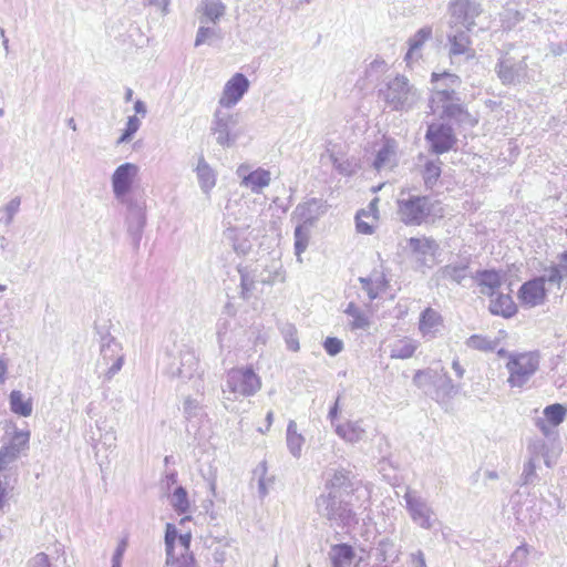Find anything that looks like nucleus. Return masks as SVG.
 Masks as SVG:
<instances>
[{"label": "nucleus", "mask_w": 567, "mask_h": 567, "mask_svg": "<svg viewBox=\"0 0 567 567\" xmlns=\"http://www.w3.org/2000/svg\"><path fill=\"white\" fill-rule=\"evenodd\" d=\"M498 79L504 85L519 84L527 78L525 56L516 59L508 53L503 54L495 66Z\"/></svg>", "instance_id": "13"}, {"label": "nucleus", "mask_w": 567, "mask_h": 567, "mask_svg": "<svg viewBox=\"0 0 567 567\" xmlns=\"http://www.w3.org/2000/svg\"><path fill=\"white\" fill-rule=\"evenodd\" d=\"M240 116L229 109L218 106L210 122V133L215 136L216 144L224 148L235 146L237 141L245 135L246 128L239 126Z\"/></svg>", "instance_id": "6"}, {"label": "nucleus", "mask_w": 567, "mask_h": 567, "mask_svg": "<svg viewBox=\"0 0 567 567\" xmlns=\"http://www.w3.org/2000/svg\"><path fill=\"white\" fill-rule=\"evenodd\" d=\"M363 218L370 219V214L365 209H362L357 213L355 227H357L358 233L364 234V235L373 234V230H374L373 221L372 220L367 221Z\"/></svg>", "instance_id": "52"}, {"label": "nucleus", "mask_w": 567, "mask_h": 567, "mask_svg": "<svg viewBox=\"0 0 567 567\" xmlns=\"http://www.w3.org/2000/svg\"><path fill=\"white\" fill-rule=\"evenodd\" d=\"M433 30L432 27L425 25L417 30L408 41L409 50L405 54L404 60L410 63L421 58V50L425 42L432 39Z\"/></svg>", "instance_id": "29"}, {"label": "nucleus", "mask_w": 567, "mask_h": 567, "mask_svg": "<svg viewBox=\"0 0 567 567\" xmlns=\"http://www.w3.org/2000/svg\"><path fill=\"white\" fill-rule=\"evenodd\" d=\"M470 264V257L458 256L454 260H451L447 265L441 267L436 272V277L439 280H449L461 285L462 281L467 277Z\"/></svg>", "instance_id": "21"}, {"label": "nucleus", "mask_w": 567, "mask_h": 567, "mask_svg": "<svg viewBox=\"0 0 567 567\" xmlns=\"http://www.w3.org/2000/svg\"><path fill=\"white\" fill-rule=\"evenodd\" d=\"M13 475L14 473L0 472V509L3 508L4 499L13 488V485L11 484V476Z\"/></svg>", "instance_id": "56"}, {"label": "nucleus", "mask_w": 567, "mask_h": 567, "mask_svg": "<svg viewBox=\"0 0 567 567\" xmlns=\"http://www.w3.org/2000/svg\"><path fill=\"white\" fill-rule=\"evenodd\" d=\"M258 472L260 473V477L258 480V494L260 498H264L268 494V487L272 484L274 480L271 477L266 478L267 467L265 462L260 463L257 467L256 473Z\"/></svg>", "instance_id": "55"}, {"label": "nucleus", "mask_w": 567, "mask_h": 567, "mask_svg": "<svg viewBox=\"0 0 567 567\" xmlns=\"http://www.w3.org/2000/svg\"><path fill=\"white\" fill-rule=\"evenodd\" d=\"M434 246V241L423 238H411L409 240V247L417 254L426 255Z\"/></svg>", "instance_id": "58"}, {"label": "nucleus", "mask_w": 567, "mask_h": 567, "mask_svg": "<svg viewBox=\"0 0 567 567\" xmlns=\"http://www.w3.org/2000/svg\"><path fill=\"white\" fill-rule=\"evenodd\" d=\"M198 184L203 193L209 194V192L216 185V173L210 167V165L206 162L204 156H199L197 166L195 168Z\"/></svg>", "instance_id": "31"}, {"label": "nucleus", "mask_w": 567, "mask_h": 567, "mask_svg": "<svg viewBox=\"0 0 567 567\" xmlns=\"http://www.w3.org/2000/svg\"><path fill=\"white\" fill-rule=\"evenodd\" d=\"M349 483V475L346 471H336L331 478L332 491L342 492L341 488L346 487Z\"/></svg>", "instance_id": "63"}, {"label": "nucleus", "mask_w": 567, "mask_h": 567, "mask_svg": "<svg viewBox=\"0 0 567 567\" xmlns=\"http://www.w3.org/2000/svg\"><path fill=\"white\" fill-rule=\"evenodd\" d=\"M236 173L241 177L240 185L249 188L254 194H260L265 187L269 186L271 181L270 172L264 168L247 173V166L240 165Z\"/></svg>", "instance_id": "20"}, {"label": "nucleus", "mask_w": 567, "mask_h": 567, "mask_svg": "<svg viewBox=\"0 0 567 567\" xmlns=\"http://www.w3.org/2000/svg\"><path fill=\"white\" fill-rule=\"evenodd\" d=\"M403 498L412 522L419 527L431 529L439 523L434 509L416 491L406 488Z\"/></svg>", "instance_id": "10"}, {"label": "nucleus", "mask_w": 567, "mask_h": 567, "mask_svg": "<svg viewBox=\"0 0 567 567\" xmlns=\"http://www.w3.org/2000/svg\"><path fill=\"white\" fill-rule=\"evenodd\" d=\"M455 385L453 384L450 375L443 368H441L435 377L430 396L436 402L442 403L450 400L455 395Z\"/></svg>", "instance_id": "25"}, {"label": "nucleus", "mask_w": 567, "mask_h": 567, "mask_svg": "<svg viewBox=\"0 0 567 567\" xmlns=\"http://www.w3.org/2000/svg\"><path fill=\"white\" fill-rule=\"evenodd\" d=\"M398 144L394 140L386 138L377 151L372 166L378 172L391 169L398 163L396 156Z\"/></svg>", "instance_id": "24"}, {"label": "nucleus", "mask_w": 567, "mask_h": 567, "mask_svg": "<svg viewBox=\"0 0 567 567\" xmlns=\"http://www.w3.org/2000/svg\"><path fill=\"white\" fill-rule=\"evenodd\" d=\"M183 413L188 422L198 423L205 416L202 404L197 400L189 396H187L183 403Z\"/></svg>", "instance_id": "42"}, {"label": "nucleus", "mask_w": 567, "mask_h": 567, "mask_svg": "<svg viewBox=\"0 0 567 567\" xmlns=\"http://www.w3.org/2000/svg\"><path fill=\"white\" fill-rule=\"evenodd\" d=\"M140 173V167L134 163H124L115 168L111 177L112 190L115 198L127 195Z\"/></svg>", "instance_id": "15"}, {"label": "nucleus", "mask_w": 567, "mask_h": 567, "mask_svg": "<svg viewBox=\"0 0 567 567\" xmlns=\"http://www.w3.org/2000/svg\"><path fill=\"white\" fill-rule=\"evenodd\" d=\"M249 89V81L243 73H236L224 85L218 106L234 107Z\"/></svg>", "instance_id": "16"}, {"label": "nucleus", "mask_w": 567, "mask_h": 567, "mask_svg": "<svg viewBox=\"0 0 567 567\" xmlns=\"http://www.w3.org/2000/svg\"><path fill=\"white\" fill-rule=\"evenodd\" d=\"M444 328L443 317L435 309L425 308L419 319V331L426 340L435 339Z\"/></svg>", "instance_id": "19"}, {"label": "nucleus", "mask_w": 567, "mask_h": 567, "mask_svg": "<svg viewBox=\"0 0 567 567\" xmlns=\"http://www.w3.org/2000/svg\"><path fill=\"white\" fill-rule=\"evenodd\" d=\"M100 334V357L97 367H104V380L111 381L122 369L125 354L122 344L109 332Z\"/></svg>", "instance_id": "9"}, {"label": "nucleus", "mask_w": 567, "mask_h": 567, "mask_svg": "<svg viewBox=\"0 0 567 567\" xmlns=\"http://www.w3.org/2000/svg\"><path fill=\"white\" fill-rule=\"evenodd\" d=\"M488 309L493 315L504 318H511L517 311V307L509 293H499L496 298L492 297Z\"/></svg>", "instance_id": "32"}, {"label": "nucleus", "mask_w": 567, "mask_h": 567, "mask_svg": "<svg viewBox=\"0 0 567 567\" xmlns=\"http://www.w3.org/2000/svg\"><path fill=\"white\" fill-rule=\"evenodd\" d=\"M197 11L200 13V24H217L219 19L224 17L226 7L220 0H200Z\"/></svg>", "instance_id": "28"}, {"label": "nucleus", "mask_w": 567, "mask_h": 567, "mask_svg": "<svg viewBox=\"0 0 567 567\" xmlns=\"http://www.w3.org/2000/svg\"><path fill=\"white\" fill-rule=\"evenodd\" d=\"M380 94L386 106L396 112H408L421 100V92L404 75L389 79Z\"/></svg>", "instance_id": "5"}, {"label": "nucleus", "mask_w": 567, "mask_h": 567, "mask_svg": "<svg viewBox=\"0 0 567 567\" xmlns=\"http://www.w3.org/2000/svg\"><path fill=\"white\" fill-rule=\"evenodd\" d=\"M441 165L442 162L440 159L427 161L424 164L423 179L427 188H432L440 178L442 172Z\"/></svg>", "instance_id": "45"}, {"label": "nucleus", "mask_w": 567, "mask_h": 567, "mask_svg": "<svg viewBox=\"0 0 567 567\" xmlns=\"http://www.w3.org/2000/svg\"><path fill=\"white\" fill-rule=\"evenodd\" d=\"M527 450L530 457H534V460L543 457L546 466L548 467L551 466V460L556 458L560 452L558 442H549L542 437H534L529 440Z\"/></svg>", "instance_id": "23"}, {"label": "nucleus", "mask_w": 567, "mask_h": 567, "mask_svg": "<svg viewBox=\"0 0 567 567\" xmlns=\"http://www.w3.org/2000/svg\"><path fill=\"white\" fill-rule=\"evenodd\" d=\"M518 297L528 307H535L544 302L546 297L545 278L538 277L522 285Z\"/></svg>", "instance_id": "22"}, {"label": "nucleus", "mask_w": 567, "mask_h": 567, "mask_svg": "<svg viewBox=\"0 0 567 567\" xmlns=\"http://www.w3.org/2000/svg\"><path fill=\"white\" fill-rule=\"evenodd\" d=\"M543 414L544 420H546L551 426H558L567 416V408L560 403H554L547 405L544 409Z\"/></svg>", "instance_id": "41"}, {"label": "nucleus", "mask_w": 567, "mask_h": 567, "mask_svg": "<svg viewBox=\"0 0 567 567\" xmlns=\"http://www.w3.org/2000/svg\"><path fill=\"white\" fill-rule=\"evenodd\" d=\"M169 502L175 512L184 514L189 508V501L186 489L183 486H177L169 497Z\"/></svg>", "instance_id": "46"}, {"label": "nucleus", "mask_w": 567, "mask_h": 567, "mask_svg": "<svg viewBox=\"0 0 567 567\" xmlns=\"http://www.w3.org/2000/svg\"><path fill=\"white\" fill-rule=\"evenodd\" d=\"M344 312L352 318L350 326L352 329H367L370 326V320L364 311H362L353 302L348 303Z\"/></svg>", "instance_id": "43"}, {"label": "nucleus", "mask_w": 567, "mask_h": 567, "mask_svg": "<svg viewBox=\"0 0 567 567\" xmlns=\"http://www.w3.org/2000/svg\"><path fill=\"white\" fill-rule=\"evenodd\" d=\"M359 280L370 300L378 298V296L385 290L388 285L385 275L379 270H373L369 277H360Z\"/></svg>", "instance_id": "30"}, {"label": "nucleus", "mask_w": 567, "mask_h": 567, "mask_svg": "<svg viewBox=\"0 0 567 567\" xmlns=\"http://www.w3.org/2000/svg\"><path fill=\"white\" fill-rule=\"evenodd\" d=\"M223 39V33L217 27H207L206 24H200L196 39L195 47H200L203 44H213L214 41H219Z\"/></svg>", "instance_id": "40"}, {"label": "nucleus", "mask_w": 567, "mask_h": 567, "mask_svg": "<svg viewBox=\"0 0 567 567\" xmlns=\"http://www.w3.org/2000/svg\"><path fill=\"white\" fill-rule=\"evenodd\" d=\"M140 126H141V121L138 120V117L136 115L128 116L125 130L116 143L123 144V143H127L128 141H131L133 135L138 131Z\"/></svg>", "instance_id": "51"}, {"label": "nucleus", "mask_w": 567, "mask_h": 567, "mask_svg": "<svg viewBox=\"0 0 567 567\" xmlns=\"http://www.w3.org/2000/svg\"><path fill=\"white\" fill-rule=\"evenodd\" d=\"M501 17L503 25L506 29H512L514 25H516V23L523 20L522 13L512 8H505Z\"/></svg>", "instance_id": "57"}, {"label": "nucleus", "mask_w": 567, "mask_h": 567, "mask_svg": "<svg viewBox=\"0 0 567 567\" xmlns=\"http://www.w3.org/2000/svg\"><path fill=\"white\" fill-rule=\"evenodd\" d=\"M166 567H196L192 554L177 553L173 559H166Z\"/></svg>", "instance_id": "53"}, {"label": "nucleus", "mask_w": 567, "mask_h": 567, "mask_svg": "<svg viewBox=\"0 0 567 567\" xmlns=\"http://www.w3.org/2000/svg\"><path fill=\"white\" fill-rule=\"evenodd\" d=\"M537 478L536 474V460L534 457H529V460L525 463L523 473H522V481L524 485L533 484L535 480Z\"/></svg>", "instance_id": "60"}, {"label": "nucleus", "mask_w": 567, "mask_h": 567, "mask_svg": "<svg viewBox=\"0 0 567 567\" xmlns=\"http://www.w3.org/2000/svg\"><path fill=\"white\" fill-rule=\"evenodd\" d=\"M21 197L16 196L7 204L0 207V225L4 227L11 226L17 214L20 212Z\"/></svg>", "instance_id": "39"}, {"label": "nucleus", "mask_w": 567, "mask_h": 567, "mask_svg": "<svg viewBox=\"0 0 567 567\" xmlns=\"http://www.w3.org/2000/svg\"><path fill=\"white\" fill-rule=\"evenodd\" d=\"M466 346L475 350L493 351L497 347V341L480 334H473L466 340Z\"/></svg>", "instance_id": "47"}, {"label": "nucleus", "mask_w": 567, "mask_h": 567, "mask_svg": "<svg viewBox=\"0 0 567 567\" xmlns=\"http://www.w3.org/2000/svg\"><path fill=\"white\" fill-rule=\"evenodd\" d=\"M261 389V380L249 367L234 368L227 372L223 385L221 402L230 412H237L236 402L255 395Z\"/></svg>", "instance_id": "2"}, {"label": "nucleus", "mask_w": 567, "mask_h": 567, "mask_svg": "<svg viewBox=\"0 0 567 567\" xmlns=\"http://www.w3.org/2000/svg\"><path fill=\"white\" fill-rule=\"evenodd\" d=\"M319 515L328 519L331 525L348 526L354 520V513L346 501L343 492L330 491L320 495L316 501Z\"/></svg>", "instance_id": "7"}, {"label": "nucleus", "mask_w": 567, "mask_h": 567, "mask_svg": "<svg viewBox=\"0 0 567 567\" xmlns=\"http://www.w3.org/2000/svg\"><path fill=\"white\" fill-rule=\"evenodd\" d=\"M482 8L475 0H451L449 3V28L460 27L472 30Z\"/></svg>", "instance_id": "11"}, {"label": "nucleus", "mask_w": 567, "mask_h": 567, "mask_svg": "<svg viewBox=\"0 0 567 567\" xmlns=\"http://www.w3.org/2000/svg\"><path fill=\"white\" fill-rule=\"evenodd\" d=\"M535 425L539 429V431L543 433L544 439L548 440L549 442H558V433L556 430H554L555 426H551L546 420L539 417L535 421Z\"/></svg>", "instance_id": "59"}, {"label": "nucleus", "mask_w": 567, "mask_h": 567, "mask_svg": "<svg viewBox=\"0 0 567 567\" xmlns=\"http://www.w3.org/2000/svg\"><path fill=\"white\" fill-rule=\"evenodd\" d=\"M127 231L131 235L134 245L137 247L142 239L143 229L146 225V213H127L126 214Z\"/></svg>", "instance_id": "33"}, {"label": "nucleus", "mask_w": 567, "mask_h": 567, "mask_svg": "<svg viewBox=\"0 0 567 567\" xmlns=\"http://www.w3.org/2000/svg\"><path fill=\"white\" fill-rule=\"evenodd\" d=\"M540 358L538 352L509 353L506 362L507 382L511 388H523L538 371Z\"/></svg>", "instance_id": "8"}, {"label": "nucleus", "mask_w": 567, "mask_h": 567, "mask_svg": "<svg viewBox=\"0 0 567 567\" xmlns=\"http://www.w3.org/2000/svg\"><path fill=\"white\" fill-rule=\"evenodd\" d=\"M432 82L434 86L429 101L432 114L460 125L475 126L477 120L468 113L455 92V89L461 84V79L456 74L434 72L432 73Z\"/></svg>", "instance_id": "1"}, {"label": "nucleus", "mask_w": 567, "mask_h": 567, "mask_svg": "<svg viewBox=\"0 0 567 567\" xmlns=\"http://www.w3.org/2000/svg\"><path fill=\"white\" fill-rule=\"evenodd\" d=\"M480 287L482 295L493 297L503 282V277L496 270H478L472 277Z\"/></svg>", "instance_id": "26"}, {"label": "nucleus", "mask_w": 567, "mask_h": 567, "mask_svg": "<svg viewBox=\"0 0 567 567\" xmlns=\"http://www.w3.org/2000/svg\"><path fill=\"white\" fill-rule=\"evenodd\" d=\"M178 538V533L175 527V525L168 523L166 524V530H165V547H166V555L168 559H173L175 557L176 553V542Z\"/></svg>", "instance_id": "49"}, {"label": "nucleus", "mask_w": 567, "mask_h": 567, "mask_svg": "<svg viewBox=\"0 0 567 567\" xmlns=\"http://www.w3.org/2000/svg\"><path fill=\"white\" fill-rule=\"evenodd\" d=\"M284 336L287 343V347L291 351H298L299 350V341L297 338V330L292 324H288L284 329Z\"/></svg>", "instance_id": "61"}, {"label": "nucleus", "mask_w": 567, "mask_h": 567, "mask_svg": "<svg viewBox=\"0 0 567 567\" xmlns=\"http://www.w3.org/2000/svg\"><path fill=\"white\" fill-rule=\"evenodd\" d=\"M354 559V550L348 544H339L332 547L331 560L333 567H351Z\"/></svg>", "instance_id": "35"}, {"label": "nucleus", "mask_w": 567, "mask_h": 567, "mask_svg": "<svg viewBox=\"0 0 567 567\" xmlns=\"http://www.w3.org/2000/svg\"><path fill=\"white\" fill-rule=\"evenodd\" d=\"M323 348L329 355L334 357L342 351L343 342L338 338L328 337L323 342Z\"/></svg>", "instance_id": "62"}, {"label": "nucleus", "mask_w": 567, "mask_h": 567, "mask_svg": "<svg viewBox=\"0 0 567 567\" xmlns=\"http://www.w3.org/2000/svg\"><path fill=\"white\" fill-rule=\"evenodd\" d=\"M324 213L326 208L323 207L322 202L317 198H311L296 206L292 212L291 219L296 220L298 225L311 227Z\"/></svg>", "instance_id": "18"}, {"label": "nucleus", "mask_w": 567, "mask_h": 567, "mask_svg": "<svg viewBox=\"0 0 567 567\" xmlns=\"http://www.w3.org/2000/svg\"><path fill=\"white\" fill-rule=\"evenodd\" d=\"M162 363L166 374L182 380L192 379L199 367L195 351L187 344L177 342L165 348Z\"/></svg>", "instance_id": "4"}, {"label": "nucleus", "mask_w": 567, "mask_h": 567, "mask_svg": "<svg viewBox=\"0 0 567 567\" xmlns=\"http://www.w3.org/2000/svg\"><path fill=\"white\" fill-rule=\"evenodd\" d=\"M529 548L523 544L518 546L512 554L511 559L507 561L505 567H524L527 561Z\"/></svg>", "instance_id": "50"}, {"label": "nucleus", "mask_w": 567, "mask_h": 567, "mask_svg": "<svg viewBox=\"0 0 567 567\" xmlns=\"http://www.w3.org/2000/svg\"><path fill=\"white\" fill-rule=\"evenodd\" d=\"M425 140L429 142L431 151L437 155L451 151L457 141L452 126L447 123L429 124Z\"/></svg>", "instance_id": "14"}, {"label": "nucleus", "mask_w": 567, "mask_h": 567, "mask_svg": "<svg viewBox=\"0 0 567 567\" xmlns=\"http://www.w3.org/2000/svg\"><path fill=\"white\" fill-rule=\"evenodd\" d=\"M336 169L342 174L350 176L355 172L354 166L348 159H339L337 156L331 155Z\"/></svg>", "instance_id": "64"}, {"label": "nucleus", "mask_w": 567, "mask_h": 567, "mask_svg": "<svg viewBox=\"0 0 567 567\" xmlns=\"http://www.w3.org/2000/svg\"><path fill=\"white\" fill-rule=\"evenodd\" d=\"M336 433L343 441L354 444L364 440L367 430L362 420L346 421L340 424H336Z\"/></svg>", "instance_id": "27"}, {"label": "nucleus", "mask_w": 567, "mask_h": 567, "mask_svg": "<svg viewBox=\"0 0 567 567\" xmlns=\"http://www.w3.org/2000/svg\"><path fill=\"white\" fill-rule=\"evenodd\" d=\"M121 204L125 205L127 213L145 212L146 203L142 196L125 195L122 198H116Z\"/></svg>", "instance_id": "48"}, {"label": "nucleus", "mask_w": 567, "mask_h": 567, "mask_svg": "<svg viewBox=\"0 0 567 567\" xmlns=\"http://www.w3.org/2000/svg\"><path fill=\"white\" fill-rule=\"evenodd\" d=\"M240 274V287H241V296L243 298H249L250 292L255 288L256 278L250 272L239 269Z\"/></svg>", "instance_id": "54"}, {"label": "nucleus", "mask_w": 567, "mask_h": 567, "mask_svg": "<svg viewBox=\"0 0 567 567\" xmlns=\"http://www.w3.org/2000/svg\"><path fill=\"white\" fill-rule=\"evenodd\" d=\"M419 343L414 340H400L391 349V358L409 359L416 351Z\"/></svg>", "instance_id": "44"}, {"label": "nucleus", "mask_w": 567, "mask_h": 567, "mask_svg": "<svg viewBox=\"0 0 567 567\" xmlns=\"http://www.w3.org/2000/svg\"><path fill=\"white\" fill-rule=\"evenodd\" d=\"M286 441L290 454L299 458L301 456L302 445L305 444V437L298 432L297 423L293 420H290L288 423Z\"/></svg>", "instance_id": "34"}, {"label": "nucleus", "mask_w": 567, "mask_h": 567, "mask_svg": "<svg viewBox=\"0 0 567 567\" xmlns=\"http://www.w3.org/2000/svg\"><path fill=\"white\" fill-rule=\"evenodd\" d=\"M470 31L471 30L460 27L449 28L446 38L450 44L451 56L465 55L467 60L475 56V51L472 48V41L468 34Z\"/></svg>", "instance_id": "17"}, {"label": "nucleus", "mask_w": 567, "mask_h": 567, "mask_svg": "<svg viewBox=\"0 0 567 567\" xmlns=\"http://www.w3.org/2000/svg\"><path fill=\"white\" fill-rule=\"evenodd\" d=\"M437 371V369L432 368L417 370L413 377V384L430 395Z\"/></svg>", "instance_id": "37"}, {"label": "nucleus", "mask_w": 567, "mask_h": 567, "mask_svg": "<svg viewBox=\"0 0 567 567\" xmlns=\"http://www.w3.org/2000/svg\"><path fill=\"white\" fill-rule=\"evenodd\" d=\"M310 228L306 225H298L295 228V254L299 262L302 261L301 255L306 251L310 240Z\"/></svg>", "instance_id": "38"}, {"label": "nucleus", "mask_w": 567, "mask_h": 567, "mask_svg": "<svg viewBox=\"0 0 567 567\" xmlns=\"http://www.w3.org/2000/svg\"><path fill=\"white\" fill-rule=\"evenodd\" d=\"M398 214L405 225L419 226L430 217H443L444 212L439 200L402 190L398 199Z\"/></svg>", "instance_id": "3"}, {"label": "nucleus", "mask_w": 567, "mask_h": 567, "mask_svg": "<svg viewBox=\"0 0 567 567\" xmlns=\"http://www.w3.org/2000/svg\"><path fill=\"white\" fill-rule=\"evenodd\" d=\"M10 409L13 413L21 416H30L32 414L31 399L24 400V395L19 390H13L10 393Z\"/></svg>", "instance_id": "36"}, {"label": "nucleus", "mask_w": 567, "mask_h": 567, "mask_svg": "<svg viewBox=\"0 0 567 567\" xmlns=\"http://www.w3.org/2000/svg\"><path fill=\"white\" fill-rule=\"evenodd\" d=\"M30 431L16 429L8 442L0 446V472L12 473L10 465L29 449Z\"/></svg>", "instance_id": "12"}]
</instances>
